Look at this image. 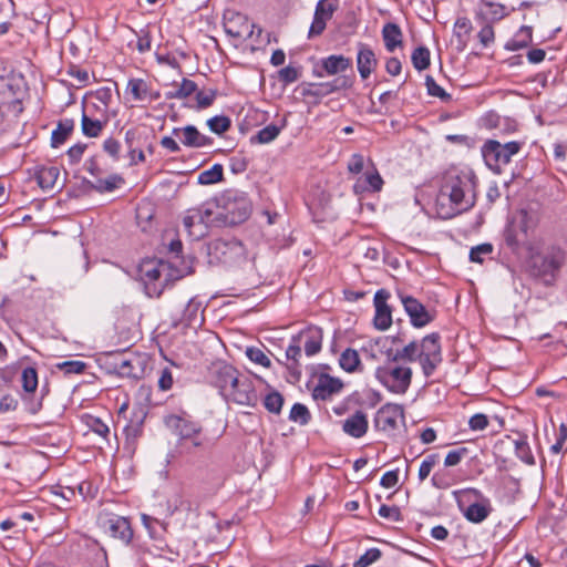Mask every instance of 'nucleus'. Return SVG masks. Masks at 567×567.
Returning a JSON list of instances; mask_svg holds the SVG:
<instances>
[{
	"label": "nucleus",
	"mask_w": 567,
	"mask_h": 567,
	"mask_svg": "<svg viewBox=\"0 0 567 567\" xmlns=\"http://www.w3.org/2000/svg\"><path fill=\"white\" fill-rule=\"evenodd\" d=\"M471 183L458 175H447L436 198L439 215L449 219L474 205V197L470 195Z\"/></svg>",
	"instance_id": "obj_1"
},
{
	"label": "nucleus",
	"mask_w": 567,
	"mask_h": 567,
	"mask_svg": "<svg viewBox=\"0 0 567 567\" xmlns=\"http://www.w3.org/2000/svg\"><path fill=\"white\" fill-rule=\"evenodd\" d=\"M456 494L458 495V506L468 522L480 524L492 513L491 502L483 496L481 491L467 488Z\"/></svg>",
	"instance_id": "obj_2"
},
{
	"label": "nucleus",
	"mask_w": 567,
	"mask_h": 567,
	"mask_svg": "<svg viewBox=\"0 0 567 567\" xmlns=\"http://www.w3.org/2000/svg\"><path fill=\"white\" fill-rule=\"evenodd\" d=\"M375 378L390 392L404 394L412 381V369L398 365L392 359L385 365L375 370Z\"/></svg>",
	"instance_id": "obj_3"
},
{
	"label": "nucleus",
	"mask_w": 567,
	"mask_h": 567,
	"mask_svg": "<svg viewBox=\"0 0 567 567\" xmlns=\"http://www.w3.org/2000/svg\"><path fill=\"white\" fill-rule=\"evenodd\" d=\"M522 148L519 142L499 143L495 140H487L482 146L483 158L494 173L499 174L502 168L509 164L512 157L516 155Z\"/></svg>",
	"instance_id": "obj_4"
},
{
	"label": "nucleus",
	"mask_w": 567,
	"mask_h": 567,
	"mask_svg": "<svg viewBox=\"0 0 567 567\" xmlns=\"http://www.w3.org/2000/svg\"><path fill=\"white\" fill-rule=\"evenodd\" d=\"M212 260L229 265L240 266L247 260L245 246L236 239H216L208 248Z\"/></svg>",
	"instance_id": "obj_5"
},
{
	"label": "nucleus",
	"mask_w": 567,
	"mask_h": 567,
	"mask_svg": "<svg viewBox=\"0 0 567 567\" xmlns=\"http://www.w3.org/2000/svg\"><path fill=\"white\" fill-rule=\"evenodd\" d=\"M420 364L423 374L431 377L442 362L440 334L436 332L425 336L419 343Z\"/></svg>",
	"instance_id": "obj_6"
},
{
	"label": "nucleus",
	"mask_w": 567,
	"mask_h": 567,
	"mask_svg": "<svg viewBox=\"0 0 567 567\" xmlns=\"http://www.w3.org/2000/svg\"><path fill=\"white\" fill-rule=\"evenodd\" d=\"M224 208L226 212V223L237 225L245 221L250 216L252 205L245 193L229 190L225 196Z\"/></svg>",
	"instance_id": "obj_7"
},
{
	"label": "nucleus",
	"mask_w": 567,
	"mask_h": 567,
	"mask_svg": "<svg viewBox=\"0 0 567 567\" xmlns=\"http://www.w3.org/2000/svg\"><path fill=\"white\" fill-rule=\"evenodd\" d=\"M226 401L238 405L255 406L258 402V394L254 381L239 372L234 385L227 393Z\"/></svg>",
	"instance_id": "obj_8"
},
{
	"label": "nucleus",
	"mask_w": 567,
	"mask_h": 567,
	"mask_svg": "<svg viewBox=\"0 0 567 567\" xmlns=\"http://www.w3.org/2000/svg\"><path fill=\"white\" fill-rule=\"evenodd\" d=\"M100 524L104 532L111 537L128 545L133 537L131 523L126 517L115 514H107L100 518Z\"/></svg>",
	"instance_id": "obj_9"
},
{
	"label": "nucleus",
	"mask_w": 567,
	"mask_h": 567,
	"mask_svg": "<svg viewBox=\"0 0 567 567\" xmlns=\"http://www.w3.org/2000/svg\"><path fill=\"white\" fill-rule=\"evenodd\" d=\"M565 262V252L560 248H551L544 256H533L532 266L538 276H555Z\"/></svg>",
	"instance_id": "obj_10"
},
{
	"label": "nucleus",
	"mask_w": 567,
	"mask_h": 567,
	"mask_svg": "<svg viewBox=\"0 0 567 567\" xmlns=\"http://www.w3.org/2000/svg\"><path fill=\"white\" fill-rule=\"evenodd\" d=\"M239 371L226 362H217L212 367V382L226 400Z\"/></svg>",
	"instance_id": "obj_11"
},
{
	"label": "nucleus",
	"mask_w": 567,
	"mask_h": 567,
	"mask_svg": "<svg viewBox=\"0 0 567 567\" xmlns=\"http://www.w3.org/2000/svg\"><path fill=\"white\" fill-rule=\"evenodd\" d=\"M391 297L386 289H379L373 298V305L375 308L374 315V327L380 331H385L392 324V309L388 305V300Z\"/></svg>",
	"instance_id": "obj_12"
},
{
	"label": "nucleus",
	"mask_w": 567,
	"mask_h": 567,
	"mask_svg": "<svg viewBox=\"0 0 567 567\" xmlns=\"http://www.w3.org/2000/svg\"><path fill=\"white\" fill-rule=\"evenodd\" d=\"M405 312L415 328H422L433 321L434 316L415 298L400 295Z\"/></svg>",
	"instance_id": "obj_13"
},
{
	"label": "nucleus",
	"mask_w": 567,
	"mask_h": 567,
	"mask_svg": "<svg viewBox=\"0 0 567 567\" xmlns=\"http://www.w3.org/2000/svg\"><path fill=\"white\" fill-rule=\"evenodd\" d=\"M403 417V408L400 404H384L375 414L374 423L379 430L392 431L398 425V420Z\"/></svg>",
	"instance_id": "obj_14"
},
{
	"label": "nucleus",
	"mask_w": 567,
	"mask_h": 567,
	"mask_svg": "<svg viewBox=\"0 0 567 567\" xmlns=\"http://www.w3.org/2000/svg\"><path fill=\"white\" fill-rule=\"evenodd\" d=\"M125 94L131 96V101L141 103H152L161 96L159 92L153 91L145 80L137 78L128 80Z\"/></svg>",
	"instance_id": "obj_15"
},
{
	"label": "nucleus",
	"mask_w": 567,
	"mask_h": 567,
	"mask_svg": "<svg viewBox=\"0 0 567 567\" xmlns=\"http://www.w3.org/2000/svg\"><path fill=\"white\" fill-rule=\"evenodd\" d=\"M527 230L528 225L526 216H524L518 223H511L504 231V239L507 247H509L514 252H517L520 247L527 244Z\"/></svg>",
	"instance_id": "obj_16"
},
{
	"label": "nucleus",
	"mask_w": 567,
	"mask_h": 567,
	"mask_svg": "<svg viewBox=\"0 0 567 567\" xmlns=\"http://www.w3.org/2000/svg\"><path fill=\"white\" fill-rule=\"evenodd\" d=\"M352 66L351 59L341 54H331L321 59L320 69L315 71L319 78L324 75H336L342 73Z\"/></svg>",
	"instance_id": "obj_17"
},
{
	"label": "nucleus",
	"mask_w": 567,
	"mask_h": 567,
	"mask_svg": "<svg viewBox=\"0 0 567 567\" xmlns=\"http://www.w3.org/2000/svg\"><path fill=\"white\" fill-rule=\"evenodd\" d=\"M322 339V329L319 327H309L295 337V341L303 347L308 357H312L321 350Z\"/></svg>",
	"instance_id": "obj_18"
},
{
	"label": "nucleus",
	"mask_w": 567,
	"mask_h": 567,
	"mask_svg": "<svg viewBox=\"0 0 567 567\" xmlns=\"http://www.w3.org/2000/svg\"><path fill=\"white\" fill-rule=\"evenodd\" d=\"M173 134L178 136L186 147L200 148L213 144L212 137L202 134L194 125L175 127Z\"/></svg>",
	"instance_id": "obj_19"
},
{
	"label": "nucleus",
	"mask_w": 567,
	"mask_h": 567,
	"mask_svg": "<svg viewBox=\"0 0 567 567\" xmlns=\"http://www.w3.org/2000/svg\"><path fill=\"white\" fill-rule=\"evenodd\" d=\"M378 64L373 50L367 44L360 43L357 54V66L362 80H367Z\"/></svg>",
	"instance_id": "obj_20"
},
{
	"label": "nucleus",
	"mask_w": 567,
	"mask_h": 567,
	"mask_svg": "<svg viewBox=\"0 0 567 567\" xmlns=\"http://www.w3.org/2000/svg\"><path fill=\"white\" fill-rule=\"evenodd\" d=\"M166 424L183 439H192L200 432V426L197 423L178 415L168 416Z\"/></svg>",
	"instance_id": "obj_21"
},
{
	"label": "nucleus",
	"mask_w": 567,
	"mask_h": 567,
	"mask_svg": "<svg viewBox=\"0 0 567 567\" xmlns=\"http://www.w3.org/2000/svg\"><path fill=\"white\" fill-rule=\"evenodd\" d=\"M367 414L362 411H357L354 414L343 421L342 430L348 435L359 439L362 437L368 431Z\"/></svg>",
	"instance_id": "obj_22"
},
{
	"label": "nucleus",
	"mask_w": 567,
	"mask_h": 567,
	"mask_svg": "<svg viewBox=\"0 0 567 567\" xmlns=\"http://www.w3.org/2000/svg\"><path fill=\"white\" fill-rule=\"evenodd\" d=\"M183 225L188 235L194 239H199L204 237L207 233V228L203 223V217L196 210V208H190L186 210L185 216L183 218Z\"/></svg>",
	"instance_id": "obj_23"
},
{
	"label": "nucleus",
	"mask_w": 567,
	"mask_h": 567,
	"mask_svg": "<svg viewBox=\"0 0 567 567\" xmlns=\"http://www.w3.org/2000/svg\"><path fill=\"white\" fill-rule=\"evenodd\" d=\"M138 271L143 280L154 282L157 281L164 272L168 271V266L163 261L148 259L140 265Z\"/></svg>",
	"instance_id": "obj_24"
},
{
	"label": "nucleus",
	"mask_w": 567,
	"mask_h": 567,
	"mask_svg": "<svg viewBox=\"0 0 567 567\" xmlns=\"http://www.w3.org/2000/svg\"><path fill=\"white\" fill-rule=\"evenodd\" d=\"M343 384L339 379L324 375L320 378L318 385L313 389V398L317 400H327L342 389Z\"/></svg>",
	"instance_id": "obj_25"
},
{
	"label": "nucleus",
	"mask_w": 567,
	"mask_h": 567,
	"mask_svg": "<svg viewBox=\"0 0 567 567\" xmlns=\"http://www.w3.org/2000/svg\"><path fill=\"white\" fill-rule=\"evenodd\" d=\"M382 38L389 52H393L398 47L402 45L403 34L396 23H385L382 29Z\"/></svg>",
	"instance_id": "obj_26"
},
{
	"label": "nucleus",
	"mask_w": 567,
	"mask_h": 567,
	"mask_svg": "<svg viewBox=\"0 0 567 567\" xmlns=\"http://www.w3.org/2000/svg\"><path fill=\"white\" fill-rule=\"evenodd\" d=\"M478 16L491 21H499L506 16L505 6L487 0H481L478 2Z\"/></svg>",
	"instance_id": "obj_27"
},
{
	"label": "nucleus",
	"mask_w": 567,
	"mask_h": 567,
	"mask_svg": "<svg viewBox=\"0 0 567 567\" xmlns=\"http://www.w3.org/2000/svg\"><path fill=\"white\" fill-rule=\"evenodd\" d=\"M60 176V171L55 166L41 167L37 172V182L39 186L44 189H53Z\"/></svg>",
	"instance_id": "obj_28"
},
{
	"label": "nucleus",
	"mask_w": 567,
	"mask_h": 567,
	"mask_svg": "<svg viewBox=\"0 0 567 567\" xmlns=\"http://www.w3.org/2000/svg\"><path fill=\"white\" fill-rule=\"evenodd\" d=\"M74 128V121L71 118L61 120L51 135V146L56 148L62 145Z\"/></svg>",
	"instance_id": "obj_29"
},
{
	"label": "nucleus",
	"mask_w": 567,
	"mask_h": 567,
	"mask_svg": "<svg viewBox=\"0 0 567 567\" xmlns=\"http://www.w3.org/2000/svg\"><path fill=\"white\" fill-rule=\"evenodd\" d=\"M532 39H533L532 27L523 25L517 31L515 37L506 43L505 49L508 51H518L523 48H526L532 42Z\"/></svg>",
	"instance_id": "obj_30"
},
{
	"label": "nucleus",
	"mask_w": 567,
	"mask_h": 567,
	"mask_svg": "<svg viewBox=\"0 0 567 567\" xmlns=\"http://www.w3.org/2000/svg\"><path fill=\"white\" fill-rule=\"evenodd\" d=\"M339 364L349 373L358 371L361 365L358 351L351 348L346 349L339 358Z\"/></svg>",
	"instance_id": "obj_31"
},
{
	"label": "nucleus",
	"mask_w": 567,
	"mask_h": 567,
	"mask_svg": "<svg viewBox=\"0 0 567 567\" xmlns=\"http://www.w3.org/2000/svg\"><path fill=\"white\" fill-rule=\"evenodd\" d=\"M285 127V123L280 126L269 124L266 127L258 131V133L250 138L251 143L268 144L277 138L281 130Z\"/></svg>",
	"instance_id": "obj_32"
},
{
	"label": "nucleus",
	"mask_w": 567,
	"mask_h": 567,
	"mask_svg": "<svg viewBox=\"0 0 567 567\" xmlns=\"http://www.w3.org/2000/svg\"><path fill=\"white\" fill-rule=\"evenodd\" d=\"M182 321L189 327L200 323L203 321L200 303L189 300L184 309Z\"/></svg>",
	"instance_id": "obj_33"
},
{
	"label": "nucleus",
	"mask_w": 567,
	"mask_h": 567,
	"mask_svg": "<svg viewBox=\"0 0 567 567\" xmlns=\"http://www.w3.org/2000/svg\"><path fill=\"white\" fill-rule=\"evenodd\" d=\"M419 342L411 341L409 344H406L404 348L396 350V352L393 355V361L398 362L400 360L414 362H420V351H419Z\"/></svg>",
	"instance_id": "obj_34"
},
{
	"label": "nucleus",
	"mask_w": 567,
	"mask_h": 567,
	"mask_svg": "<svg viewBox=\"0 0 567 567\" xmlns=\"http://www.w3.org/2000/svg\"><path fill=\"white\" fill-rule=\"evenodd\" d=\"M224 168L220 164H214L209 169L203 171L197 177L200 185H212L223 179Z\"/></svg>",
	"instance_id": "obj_35"
},
{
	"label": "nucleus",
	"mask_w": 567,
	"mask_h": 567,
	"mask_svg": "<svg viewBox=\"0 0 567 567\" xmlns=\"http://www.w3.org/2000/svg\"><path fill=\"white\" fill-rule=\"evenodd\" d=\"M124 141L127 150L136 146H143L145 142H147V134L145 130L140 126H135L125 132Z\"/></svg>",
	"instance_id": "obj_36"
},
{
	"label": "nucleus",
	"mask_w": 567,
	"mask_h": 567,
	"mask_svg": "<svg viewBox=\"0 0 567 567\" xmlns=\"http://www.w3.org/2000/svg\"><path fill=\"white\" fill-rule=\"evenodd\" d=\"M104 125H105V122H102L100 120H93V118L89 117L85 113H83L81 126H82V133L85 136L97 137L101 134Z\"/></svg>",
	"instance_id": "obj_37"
},
{
	"label": "nucleus",
	"mask_w": 567,
	"mask_h": 567,
	"mask_svg": "<svg viewBox=\"0 0 567 567\" xmlns=\"http://www.w3.org/2000/svg\"><path fill=\"white\" fill-rule=\"evenodd\" d=\"M412 64L417 71H423L430 65V51L425 47L416 48L411 55Z\"/></svg>",
	"instance_id": "obj_38"
},
{
	"label": "nucleus",
	"mask_w": 567,
	"mask_h": 567,
	"mask_svg": "<svg viewBox=\"0 0 567 567\" xmlns=\"http://www.w3.org/2000/svg\"><path fill=\"white\" fill-rule=\"evenodd\" d=\"M337 8V0H319L316 6L315 16L318 18H322L326 21H329L332 18Z\"/></svg>",
	"instance_id": "obj_39"
},
{
	"label": "nucleus",
	"mask_w": 567,
	"mask_h": 567,
	"mask_svg": "<svg viewBox=\"0 0 567 567\" xmlns=\"http://www.w3.org/2000/svg\"><path fill=\"white\" fill-rule=\"evenodd\" d=\"M22 388L28 393H33L38 388V372L35 368L28 367L21 373Z\"/></svg>",
	"instance_id": "obj_40"
},
{
	"label": "nucleus",
	"mask_w": 567,
	"mask_h": 567,
	"mask_svg": "<svg viewBox=\"0 0 567 567\" xmlns=\"http://www.w3.org/2000/svg\"><path fill=\"white\" fill-rule=\"evenodd\" d=\"M315 95L319 94H329L339 90L347 89L349 86L348 81L346 79H336L332 82L317 84Z\"/></svg>",
	"instance_id": "obj_41"
},
{
	"label": "nucleus",
	"mask_w": 567,
	"mask_h": 567,
	"mask_svg": "<svg viewBox=\"0 0 567 567\" xmlns=\"http://www.w3.org/2000/svg\"><path fill=\"white\" fill-rule=\"evenodd\" d=\"M301 357V344L298 341L292 339V342L286 350V358L291 361L289 369L293 370L297 375H300L299 367V358Z\"/></svg>",
	"instance_id": "obj_42"
},
{
	"label": "nucleus",
	"mask_w": 567,
	"mask_h": 567,
	"mask_svg": "<svg viewBox=\"0 0 567 567\" xmlns=\"http://www.w3.org/2000/svg\"><path fill=\"white\" fill-rule=\"evenodd\" d=\"M121 183H123V178L121 176L111 175L107 178L97 179L92 187L100 193L112 192L117 188Z\"/></svg>",
	"instance_id": "obj_43"
},
{
	"label": "nucleus",
	"mask_w": 567,
	"mask_h": 567,
	"mask_svg": "<svg viewBox=\"0 0 567 567\" xmlns=\"http://www.w3.org/2000/svg\"><path fill=\"white\" fill-rule=\"evenodd\" d=\"M264 405L270 413L279 414L284 405V398L277 391L270 392L264 399Z\"/></svg>",
	"instance_id": "obj_44"
},
{
	"label": "nucleus",
	"mask_w": 567,
	"mask_h": 567,
	"mask_svg": "<svg viewBox=\"0 0 567 567\" xmlns=\"http://www.w3.org/2000/svg\"><path fill=\"white\" fill-rule=\"evenodd\" d=\"M289 419L301 425H306L310 420V412L306 405L295 403L290 410Z\"/></svg>",
	"instance_id": "obj_45"
},
{
	"label": "nucleus",
	"mask_w": 567,
	"mask_h": 567,
	"mask_svg": "<svg viewBox=\"0 0 567 567\" xmlns=\"http://www.w3.org/2000/svg\"><path fill=\"white\" fill-rule=\"evenodd\" d=\"M230 120L227 116L218 115L209 118L207 125L209 130L218 135L227 132L230 127Z\"/></svg>",
	"instance_id": "obj_46"
},
{
	"label": "nucleus",
	"mask_w": 567,
	"mask_h": 567,
	"mask_svg": "<svg viewBox=\"0 0 567 567\" xmlns=\"http://www.w3.org/2000/svg\"><path fill=\"white\" fill-rule=\"evenodd\" d=\"M197 90V85L194 81L184 79L179 87L175 92L168 93L169 99H185Z\"/></svg>",
	"instance_id": "obj_47"
},
{
	"label": "nucleus",
	"mask_w": 567,
	"mask_h": 567,
	"mask_svg": "<svg viewBox=\"0 0 567 567\" xmlns=\"http://www.w3.org/2000/svg\"><path fill=\"white\" fill-rule=\"evenodd\" d=\"M56 369L63 371L65 374H81L86 368L83 361H63L55 364Z\"/></svg>",
	"instance_id": "obj_48"
},
{
	"label": "nucleus",
	"mask_w": 567,
	"mask_h": 567,
	"mask_svg": "<svg viewBox=\"0 0 567 567\" xmlns=\"http://www.w3.org/2000/svg\"><path fill=\"white\" fill-rule=\"evenodd\" d=\"M493 251L492 244L485 243L473 247L470 251V260L472 262L482 264L484 257L491 255Z\"/></svg>",
	"instance_id": "obj_49"
},
{
	"label": "nucleus",
	"mask_w": 567,
	"mask_h": 567,
	"mask_svg": "<svg viewBox=\"0 0 567 567\" xmlns=\"http://www.w3.org/2000/svg\"><path fill=\"white\" fill-rule=\"evenodd\" d=\"M246 355L250 361H252L256 364H259L264 368H269L271 362L270 359L265 354V352L255 347L247 348Z\"/></svg>",
	"instance_id": "obj_50"
},
{
	"label": "nucleus",
	"mask_w": 567,
	"mask_h": 567,
	"mask_svg": "<svg viewBox=\"0 0 567 567\" xmlns=\"http://www.w3.org/2000/svg\"><path fill=\"white\" fill-rule=\"evenodd\" d=\"M439 462V454H430L427 455L421 463L419 468V480L423 482L426 480L433 470V467Z\"/></svg>",
	"instance_id": "obj_51"
},
{
	"label": "nucleus",
	"mask_w": 567,
	"mask_h": 567,
	"mask_svg": "<svg viewBox=\"0 0 567 567\" xmlns=\"http://www.w3.org/2000/svg\"><path fill=\"white\" fill-rule=\"evenodd\" d=\"M381 557L378 548H370L361 555L353 564V567H368Z\"/></svg>",
	"instance_id": "obj_52"
},
{
	"label": "nucleus",
	"mask_w": 567,
	"mask_h": 567,
	"mask_svg": "<svg viewBox=\"0 0 567 567\" xmlns=\"http://www.w3.org/2000/svg\"><path fill=\"white\" fill-rule=\"evenodd\" d=\"M215 99H216V91L210 90V89L198 91L196 93L197 106L199 109H206V107L210 106L214 103Z\"/></svg>",
	"instance_id": "obj_53"
},
{
	"label": "nucleus",
	"mask_w": 567,
	"mask_h": 567,
	"mask_svg": "<svg viewBox=\"0 0 567 567\" xmlns=\"http://www.w3.org/2000/svg\"><path fill=\"white\" fill-rule=\"evenodd\" d=\"M467 452L468 451L466 447H460L457 450L450 451L445 456L444 465L446 467L457 465L463 460V457L466 456Z\"/></svg>",
	"instance_id": "obj_54"
},
{
	"label": "nucleus",
	"mask_w": 567,
	"mask_h": 567,
	"mask_svg": "<svg viewBox=\"0 0 567 567\" xmlns=\"http://www.w3.org/2000/svg\"><path fill=\"white\" fill-rule=\"evenodd\" d=\"M425 85L427 89V93L432 96L440 97L442 100H449L450 95L434 81V79L430 75L425 79Z\"/></svg>",
	"instance_id": "obj_55"
},
{
	"label": "nucleus",
	"mask_w": 567,
	"mask_h": 567,
	"mask_svg": "<svg viewBox=\"0 0 567 567\" xmlns=\"http://www.w3.org/2000/svg\"><path fill=\"white\" fill-rule=\"evenodd\" d=\"M488 424V417L484 413H476L468 420V426L472 431H483Z\"/></svg>",
	"instance_id": "obj_56"
},
{
	"label": "nucleus",
	"mask_w": 567,
	"mask_h": 567,
	"mask_svg": "<svg viewBox=\"0 0 567 567\" xmlns=\"http://www.w3.org/2000/svg\"><path fill=\"white\" fill-rule=\"evenodd\" d=\"M103 150L115 161L120 158L121 143L113 138L109 137L103 143Z\"/></svg>",
	"instance_id": "obj_57"
},
{
	"label": "nucleus",
	"mask_w": 567,
	"mask_h": 567,
	"mask_svg": "<svg viewBox=\"0 0 567 567\" xmlns=\"http://www.w3.org/2000/svg\"><path fill=\"white\" fill-rule=\"evenodd\" d=\"M515 447H516V454L520 460H523L524 462H526L528 464L534 463V458L530 454V450H529V446L526 441H516Z\"/></svg>",
	"instance_id": "obj_58"
},
{
	"label": "nucleus",
	"mask_w": 567,
	"mask_h": 567,
	"mask_svg": "<svg viewBox=\"0 0 567 567\" xmlns=\"http://www.w3.org/2000/svg\"><path fill=\"white\" fill-rule=\"evenodd\" d=\"M87 425L94 433L102 437H106L110 433L109 426L97 417H90Z\"/></svg>",
	"instance_id": "obj_59"
},
{
	"label": "nucleus",
	"mask_w": 567,
	"mask_h": 567,
	"mask_svg": "<svg viewBox=\"0 0 567 567\" xmlns=\"http://www.w3.org/2000/svg\"><path fill=\"white\" fill-rule=\"evenodd\" d=\"M480 42L483 47H488L494 42L495 33L491 24H485L478 32Z\"/></svg>",
	"instance_id": "obj_60"
},
{
	"label": "nucleus",
	"mask_w": 567,
	"mask_h": 567,
	"mask_svg": "<svg viewBox=\"0 0 567 567\" xmlns=\"http://www.w3.org/2000/svg\"><path fill=\"white\" fill-rule=\"evenodd\" d=\"M299 72L292 66H286L279 71V80L285 83H293L298 80Z\"/></svg>",
	"instance_id": "obj_61"
},
{
	"label": "nucleus",
	"mask_w": 567,
	"mask_h": 567,
	"mask_svg": "<svg viewBox=\"0 0 567 567\" xmlns=\"http://www.w3.org/2000/svg\"><path fill=\"white\" fill-rule=\"evenodd\" d=\"M326 25H327V21L326 20H323L322 18H318V17L313 16V21H312V23L310 25L308 37L309 38H315V37L320 35L324 31Z\"/></svg>",
	"instance_id": "obj_62"
},
{
	"label": "nucleus",
	"mask_w": 567,
	"mask_h": 567,
	"mask_svg": "<svg viewBox=\"0 0 567 567\" xmlns=\"http://www.w3.org/2000/svg\"><path fill=\"white\" fill-rule=\"evenodd\" d=\"M195 208L202 215L203 223L206 226V228H208L210 225L214 224V221H215V218H213L214 210L209 204H205V205H202V206L195 207Z\"/></svg>",
	"instance_id": "obj_63"
},
{
	"label": "nucleus",
	"mask_w": 567,
	"mask_h": 567,
	"mask_svg": "<svg viewBox=\"0 0 567 567\" xmlns=\"http://www.w3.org/2000/svg\"><path fill=\"white\" fill-rule=\"evenodd\" d=\"M399 482V472L398 470L389 471L383 474L381 477L380 484L385 488L394 487Z\"/></svg>",
	"instance_id": "obj_64"
}]
</instances>
